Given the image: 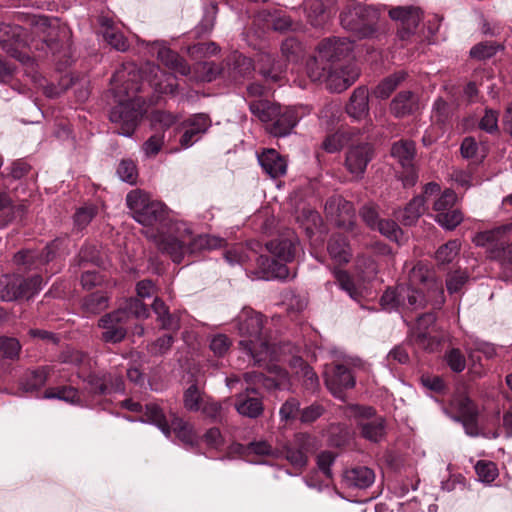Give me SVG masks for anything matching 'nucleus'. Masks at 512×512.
<instances>
[{
  "instance_id": "obj_20",
  "label": "nucleus",
  "mask_w": 512,
  "mask_h": 512,
  "mask_svg": "<svg viewBox=\"0 0 512 512\" xmlns=\"http://www.w3.org/2000/svg\"><path fill=\"white\" fill-rule=\"evenodd\" d=\"M286 67V61L277 55L268 52L257 54L255 70L268 83L280 82L284 78Z\"/></svg>"
},
{
  "instance_id": "obj_27",
  "label": "nucleus",
  "mask_w": 512,
  "mask_h": 512,
  "mask_svg": "<svg viewBox=\"0 0 512 512\" xmlns=\"http://www.w3.org/2000/svg\"><path fill=\"white\" fill-rule=\"evenodd\" d=\"M511 232L512 223L503 224L490 230L478 232L475 235L473 242L477 246L488 247L490 257H492V250L504 245L509 240L508 235Z\"/></svg>"
},
{
  "instance_id": "obj_34",
  "label": "nucleus",
  "mask_w": 512,
  "mask_h": 512,
  "mask_svg": "<svg viewBox=\"0 0 512 512\" xmlns=\"http://www.w3.org/2000/svg\"><path fill=\"white\" fill-rule=\"evenodd\" d=\"M346 112L356 120L365 118L369 113V94L366 87H358L354 90L346 105Z\"/></svg>"
},
{
  "instance_id": "obj_23",
  "label": "nucleus",
  "mask_w": 512,
  "mask_h": 512,
  "mask_svg": "<svg viewBox=\"0 0 512 512\" xmlns=\"http://www.w3.org/2000/svg\"><path fill=\"white\" fill-rule=\"evenodd\" d=\"M325 210L328 214H335V222L338 227L352 230L354 226V206L350 201L340 196L331 197L325 204Z\"/></svg>"
},
{
  "instance_id": "obj_47",
  "label": "nucleus",
  "mask_w": 512,
  "mask_h": 512,
  "mask_svg": "<svg viewBox=\"0 0 512 512\" xmlns=\"http://www.w3.org/2000/svg\"><path fill=\"white\" fill-rule=\"evenodd\" d=\"M415 153V143L411 140H400L391 148L392 156L397 158L404 168L412 167Z\"/></svg>"
},
{
  "instance_id": "obj_63",
  "label": "nucleus",
  "mask_w": 512,
  "mask_h": 512,
  "mask_svg": "<svg viewBox=\"0 0 512 512\" xmlns=\"http://www.w3.org/2000/svg\"><path fill=\"white\" fill-rule=\"evenodd\" d=\"M469 275L466 271L460 269L449 273L446 277V287L450 294L458 293L467 283Z\"/></svg>"
},
{
  "instance_id": "obj_18",
  "label": "nucleus",
  "mask_w": 512,
  "mask_h": 512,
  "mask_svg": "<svg viewBox=\"0 0 512 512\" xmlns=\"http://www.w3.org/2000/svg\"><path fill=\"white\" fill-rule=\"evenodd\" d=\"M359 75L360 70L358 66L349 61L348 63L331 67L324 82L327 89L331 92L341 93L353 85Z\"/></svg>"
},
{
  "instance_id": "obj_17",
  "label": "nucleus",
  "mask_w": 512,
  "mask_h": 512,
  "mask_svg": "<svg viewBox=\"0 0 512 512\" xmlns=\"http://www.w3.org/2000/svg\"><path fill=\"white\" fill-rule=\"evenodd\" d=\"M211 126V119L205 113H198L190 116L181 123L179 130L180 146L184 149L191 147L198 142Z\"/></svg>"
},
{
  "instance_id": "obj_1",
  "label": "nucleus",
  "mask_w": 512,
  "mask_h": 512,
  "mask_svg": "<svg viewBox=\"0 0 512 512\" xmlns=\"http://www.w3.org/2000/svg\"><path fill=\"white\" fill-rule=\"evenodd\" d=\"M269 255L260 254L256 258L257 268L261 277L266 280H288L296 276L288 266L301 250L300 241L296 233L286 230L277 238L266 243Z\"/></svg>"
},
{
  "instance_id": "obj_5",
  "label": "nucleus",
  "mask_w": 512,
  "mask_h": 512,
  "mask_svg": "<svg viewBox=\"0 0 512 512\" xmlns=\"http://www.w3.org/2000/svg\"><path fill=\"white\" fill-rule=\"evenodd\" d=\"M420 288H413L407 284H398L388 287L380 298L382 308L388 312L417 310L424 308L431 300Z\"/></svg>"
},
{
  "instance_id": "obj_14",
  "label": "nucleus",
  "mask_w": 512,
  "mask_h": 512,
  "mask_svg": "<svg viewBox=\"0 0 512 512\" xmlns=\"http://www.w3.org/2000/svg\"><path fill=\"white\" fill-rule=\"evenodd\" d=\"M127 312L125 310H115L103 315L98 326L103 331L100 339L105 343L117 344L122 342L127 335Z\"/></svg>"
},
{
  "instance_id": "obj_21",
  "label": "nucleus",
  "mask_w": 512,
  "mask_h": 512,
  "mask_svg": "<svg viewBox=\"0 0 512 512\" xmlns=\"http://www.w3.org/2000/svg\"><path fill=\"white\" fill-rule=\"evenodd\" d=\"M325 384L336 398L343 399L345 391L355 386V377L348 367L336 364L325 372Z\"/></svg>"
},
{
  "instance_id": "obj_51",
  "label": "nucleus",
  "mask_w": 512,
  "mask_h": 512,
  "mask_svg": "<svg viewBox=\"0 0 512 512\" xmlns=\"http://www.w3.org/2000/svg\"><path fill=\"white\" fill-rule=\"evenodd\" d=\"M184 232L187 239V254L189 255L196 254L202 250L211 249L215 245L214 239L208 235H197L193 237L191 231L187 228L184 229Z\"/></svg>"
},
{
  "instance_id": "obj_25",
  "label": "nucleus",
  "mask_w": 512,
  "mask_h": 512,
  "mask_svg": "<svg viewBox=\"0 0 512 512\" xmlns=\"http://www.w3.org/2000/svg\"><path fill=\"white\" fill-rule=\"evenodd\" d=\"M234 407L241 416L251 419L258 418L264 411L262 397L254 388H247L244 392L236 395Z\"/></svg>"
},
{
  "instance_id": "obj_13",
  "label": "nucleus",
  "mask_w": 512,
  "mask_h": 512,
  "mask_svg": "<svg viewBox=\"0 0 512 512\" xmlns=\"http://www.w3.org/2000/svg\"><path fill=\"white\" fill-rule=\"evenodd\" d=\"M59 250V241L54 240L48 243L40 252L22 250L14 255V262L18 266V272L31 270L41 271V267L52 261Z\"/></svg>"
},
{
  "instance_id": "obj_59",
  "label": "nucleus",
  "mask_w": 512,
  "mask_h": 512,
  "mask_svg": "<svg viewBox=\"0 0 512 512\" xmlns=\"http://www.w3.org/2000/svg\"><path fill=\"white\" fill-rule=\"evenodd\" d=\"M99 260L98 249L94 245H83L75 257L72 267H86L89 263L97 265Z\"/></svg>"
},
{
  "instance_id": "obj_45",
  "label": "nucleus",
  "mask_w": 512,
  "mask_h": 512,
  "mask_svg": "<svg viewBox=\"0 0 512 512\" xmlns=\"http://www.w3.org/2000/svg\"><path fill=\"white\" fill-rule=\"evenodd\" d=\"M26 210L27 206L25 204H15L8 193L0 192V212H4L3 221L5 224L21 219Z\"/></svg>"
},
{
  "instance_id": "obj_40",
  "label": "nucleus",
  "mask_w": 512,
  "mask_h": 512,
  "mask_svg": "<svg viewBox=\"0 0 512 512\" xmlns=\"http://www.w3.org/2000/svg\"><path fill=\"white\" fill-rule=\"evenodd\" d=\"M258 18L264 21L267 27L277 32L283 33L293 29V21L290 16L279 10H263L259 13Z\"/></svg>"
},
{
  "instance_id": "obj_7",
  "label": "nucleus",
  "mask_w": 512,
  "mask_h": 512,
  "mask_svg": "<svg viewBox=\"0 0 512 512\" xmlns=\"http://www.w3.org/2000/svg\"><path fill=\"white\" fill-rule=\"evenodd\" d=\"M145 416L148 423L157 426L166 436H169L171 431H173L176 437L184 444L193 445L195 443L196 435L192 426L178 417H173L171 423H169L158 404H148Z\"/></svg>"
},
{
  "instance_id": "obj_42",
  "label": "nucleus",
  "mask_w": 512,
  "mask_h": 512,
  "mask_svg": "<svg viewBox=\"0 0 512 512\" xmlns=\"http://www.w3.org/2000/svg\"><path fill=\"white\" fill-rule=\"evenodd\" d=\"M325 57H320L318 49L316 48L315 54L309 57L306 62V71L308 77L313 82H324L329 70L331 69V63L327 62Z\"/></svg>"
},
{
  "instance_id": "obj_15",
  "label": "nucleus",
  "mask_w": 512,
  "mask_h": 512,
  "mask_svg": "<svg viewBox=\"0 0 512 512\" xmlns=\"http://www.w3.org/2000/svg\"><path fill=\"white\" fill-rule=\"evenodd\" d=\"M66 28L51 27L42 39L41 50L50 52L60 63L67 65L71 59V44Z\"/></svg>"
},
{
  "instance_id": "obj_53",
  "label": "nucleus",
  "mask_w": 512,
  "mask_h": 512,
  "mask_svg": "<svg viewBox=\"0 0 512 512\" xmlns=\"http://www.w3.org/2000/svg\"><path fill=\"white\" fill-rule=\"evenodd\" d=\"M205 401L204 393L199 389L197 384L190 385L183 395L184 407L191 411L197 412L201 409Z\"/></svg>"
},
{
  "instance_id": "obj_31",
  "label": "nucleus",
  "mask_w": 512,
  "mask_h": 512,
  "mask_svg": "<svg viewBox=\"0 0 512 512\" xmlns=\"http://www.w3.org/2000/svg\"><path fill=\"white\" fill-rule=\"evenodd\" d=\"M389 110L396 118L413 115L418 110V97L411 91H401L392 99Z\"/></svg>"
},
{
  "instance_id": "obj_11",
  "label": "nucleus",
  "mask_w": 512,
  "mask_h": 512,
  "mask_svg": "<svg viewBox=\"0 0 512 512\" xmlns=\"http://www.w3.org/2000/svg\"><path fill=\"white\" fill-rule=\"evenodd\" d=\"M413 288H420L426 295L433 294L435 305L441 306L444 303V290L442 284L434 278V272L427 263L417 262L408 274V284Z\"/></svg>"
},
{
  "instance_id": "obj_49",
  "label": "nucleus",
  "mask_w": 512,
  "mask_h": 512,
  "mask_svg": "<svg viewBox=\"0 0 512 512\" xmlns=\"http://www.w3.org/2000/svg\"><path fill=\"white\" fill-rule=\"evenodd\" d=\"M231 450L242 456H269L272 454V446L267 441H253L247 445L235 443L231 446Z\"/></svg>"
},
{
  "instance_id": "obj_41",
  "label": "nucleus",
  "mask_w": 512,
  "mask_h": 512,
  "mask_svg": "<svg viewBox=\"0 0 512 512\" xmlns=\"http://www.w3.org/2000/svg\"><path fill=\"white\" fill-rule=\"evenodd\" d=\"M280 108L281 106L279 104L269 100L254 99L249 102L251 113L267 125L272 123L277 113H279Z\"/></svg>"
},
{
  "instance_id": "obj_4",
  "label": "nucleus",
  "mask_w": 512,
  "mask_h": 512,
  "mask_svg": "<svg viewBox=\"0 0 512 512\" xmlns=\"http://www.w3.org/2000/svg\"><path fill=\"white\" fill-rule=\"evenodd\" d=\"M339 19L341 26L356 39L373 38L378 33V10L356 0H349L346 3Z\"/></svg>"
},
{
  "instance_id": "obj_57",
  "label": "nucleus",
  "mask_w": 512,
  "mask_h": 512,
  "mask_svg": "<svg viewBox=\"0 0 512 512\" xmlns=\"http://www.w3.org/2000/svg\"><path fill=\"white\" fill-rule=\"evenodd\" d=\"M435 221L444 229L452 231L463 221L460 209H450L435 215Z\"/></svg>"
},
{
  "instance_id": "obj_54",
  "label": "nucleus",
  "mask_w": 512,
  "mask_h": 512,
  "mask_svg": "<svg viewBox=\"0 0 512 512\" xmlns=\"http://www.w3.org/2000/svg\"><path fill=\"white\" fill-rule=\"evenodd\" d=\"M98 214V207L95 205H86L76 210L73 216L74 229L82 231Z\"/></svg>"
},
{
  "instance_id": "obj_22",
  "label": "nucleus",
  "mask_w": 512,
  "mask_h": 512,
  "mask_svg": "<svg viewBox=\"0 0 512 512\" xmlns=\"http://www.w3.org/2000/svg\"><path fill=\"white\" fill-rule=\"evenodd\" d=\"M311 448L312 437L306 433H298L292 443L284 446L283 454L293 468L300 471L307 465V454Z\"/></svg>"
},
{
  "instance_id": "obj_52",
  "label": "nucleus",
  "mask_w": 512,
  "mask_h": 512,
  "mask_svg": "<svg viewBox=\"0 0 512 512\" xmlns=\"http://www.w3.org/2000/svg\"><path fill=\"white\" fill-rule=\"evenodd\" d=\"M461 244L457 239L449 240L447 243L441 245L436 253L435 259L439 265H445L453 262L458 256Z\"/></svg>"
},
{
  "instance_id": "obj_61",
  "label": "nucleus",
  "mask_w": 512,
  "mask_h": 512,
  "mask_svg": "<svg viewBox=\"0 0 512 512\" xmlns=\"http://www.w3.org/2000/svg\"><path fill=\"white\" fill-rule=\"evenodd\" d=\"M105 41L118 51H126L129 48V43L123 33L115 30L113 27H106L103 33Z\"/></svg>"
},
{
  "instance_id": "obj_9",
  "label": "nucleus",
  "mask_w": 512,
  "mask_h": 512,
  "mask_svg": "<svg viewBox=\"0 0 512 512\" xmlns=\"http://www.w3.org/2000/svg\"><path fill=\"white\" fill-rule=\"evenodd\" d=\"M389 17L397 23V37L403 43L418 41L417 28L423 18V12L416 6H396L388 12Z\"/></svg>"
},
{
  "instance_id": "obj_43",
  "label": "nucleus",
  "mask_w": 512,
  "mask_h": 512,
  "mask_svg": "<svg viewBox=\"0 0 512 512\" xmlns=\"http://www.w3.org/2000/svg\"><path fill=\"white\" fill-rule=\"evenodd\" d=\"M426 206L424 205L423 196H415L410 202L400 211L397 216L398 220L404 226L415 225L421 215L425 212Z\"/></svg>"
},
{
  "instance_id": "obj_56",
  "label": "nucleus",
  "mask_w": 512,
  "mask_h": 512,
  "mask_svg": "<svg viewBox=\"0 0 512 512\" xmlns=\"http://www.w3.org/2000/svg\"><path fill=\"white\" fill-rule=\"evenodd\" d=\"M380 207L374 202L365 203L359 210V216L365 225L374 230L378 223L382 220L379 214Z\"/></svg>"
},
{
  "instance_id": "obj_26",
  "label": "nucleus",
  "mask_w": 512,
  "mask_h": 512,
  "mask_svg": "<svg viewBox=\"0 0 512 512\" xmlns=\"http://www.w3.org/2000/svg\"><path fill=\"white\" fill-rule=\"evenodd\" d=\"M158 248L165 254L169 255L176 264L182 263L184 256L187 254V239L185 232L180 235L173 233V230L161 233Z\"/></svg>"
},
{
  "instance_id": "obj_44",
  "label": "nucleus",
  "mask_w": 512,
  "mask_h": 512,
  "mask_svg": "<svg viewBox=\"0 0 512 512\" xmlns=\"http://www.w3.org/2000/svg\"><path fill=\"white\" fill-rule=\"evenodd\" d=\"M84 393L90 396H104L108 394L106 371H91L84 379Z\"/></svg>"
},
{
  "instance_id": "obj_37",
  "label": "nucleus",
  "mask_w": 512,
  "mask_h": 512,
  "mask_svg": "<svg viewBox=\"0 0 512 512\" xmlns=\"http://www.w3.org/2000/svg\"><path fill=\"white\" fill-rule=\"evenodd\" d=\"M357 428L363 438L377 443L385 436L386 422L383 417L358 419Z\"/></svg>"
},
{
  "instance_id": "obj_48",
  "label": "nucleus",
  "mask_w": 512,
  "mask_h": 512,
  "mask_svg": "<svg viewBox=\"0 0 512 512\" xmlns=\"http://www.w3.org/2000/svg\"><path fill=\"white\" fill-rule=\"evenodd\" d=\"M407 74L403 71L395 72L383 80L375 87L373 94L376 98L387 99L397 87L406 79Z\"/></svg>"
},
{
  "instance_id": "obj_19",
  "label": "nucleus",
  "mask_w": 512,
  "mask_h": 512,
  "mask_svg": "<svg viewBox=\"0 0 512 512\" xmlns=\"http://www.w3.org/2000/svg\"><path fill=\"white\" fill-rule=\"evenodd\" d=\"M373 157L374 149L371 144L352 145L346 152L345 167L355 179H362Z\"/></svg>"
},
{
  "instance_id": "obj_30",
  "label": "nucleus",
  "mask_w": 512,
  "mask_h": 512,
  "mask_svg": "<svg viewBox=\"0 0 512 512\" xmlns=\"http://www.w3.org/2000/svg\"><path fill=\"white\" fill-rule=\"evenodd\" d=\"M258 161L263 171L272 178L280 177L286 173V159L273 148L264 149L258 155Z\"/></svg>"
},
{
  "instance_id": "obj_2",
  "label": "nucleus",
  "mask_w": 512,
  "mask_h": 512,
  "mask_svg": "<svg viewBox=\"0 0 512 512\" xmlns=\"http://www.w3.org/2000/svg\"><path fill=\"white\" fill-rule=\"evenodd\" d=\"M126 203L140 224L156 227L160 233L171 230V211L163 202L151 200L141 190H133L127 194Z\"/></svg>"
},
{
  "instance_id": "obj_50",
  "label": "nucleus",
  "mask_w": 512,
  "mask_h": 512,
  "mask_svg": "<svg viewBox=\"0 0 512 512\" xmlns=\"http://www.w3.org/2000/svg\"><path fill=\"white\" fill-rule=\"evenodd\" d=\"M504 46L495 41H482L475 44L469 52L472 59L486 61L494 57Z\"/></svg>"
},
{
  "instance_id": "obj_24",
  "label": "nucleus",
  "mask_w": 512,
  "mask_h": 512,
  "mask_svg": "<svg viewBox=\"0 0 512 512\" xmlns=\"http://www.w3.org/2000/svg\"><path fill=\"white\" fill-rule=\"evenodd\" d=\"M337 113L338 111H334L333 108H326L321 112V121L325 123L326 129L331 132L322 142V148L328 153L340 151L346 142L344 133L334 125Z\"/></svg>"
},
{
  "instance_id": "obj_55",
  "label": "nucleus",
  "mask_w": 512,
  "mask_h": 512,
  "mask_svg": "<svg viewBox=\"0 0 512 512\" xmlns=\"http://www.w3.org/2000/svg\"><path fill=\"white\" fill-rule=\"evenodd\" d=\"M373 231L379 232L381 235H383L390 241H393L398 244L400 243L403 237L402 229L392 219L382 218V220L378 223L377 227H375Z\"/></svg>"
},
{
  "instance_id": "obj_38",
  "label": "nucleus",
  "mask_w": 512,
  "mask_h": 512,
  "mask_svg": "<svg viewBox=\"0 0 512 512\" xmlns=\"http://www.w3.org/2000/svg\"><path fill=\"white\" fill-rule=\"evenodd\" d=\"M52 368L50 366H41L28 371L22 378L20 385L27 393H38L46 384Z\"/></svg>"
},
{
  "instance_id": "obj_35",
  "label": "nucleus",
  "mask_w": 512,
  "mask_h": 512,
  "mask_svg": "<svg viewBox=\"0 0 512 512\" xmlns=\"http://www.w3.org/2000/svg\"><path fill=\"white\" fill-rule=\"evenodd\" d=\"M327 251L336 265H345L352 257L347 238L340 234L330 237L327 244Z\"/></svg>"
},
{
  "instance_id": "obj_28",
  "label": "nucleus",
  "mask_w": 512,
  "mask_h": 512,
  "mask_svg": "<svg viewBox=\"0 0 512 512\" xmlns=\"http://www.w3.org/2000/svg\"><path fill=\"white\" fill-rule=\"evenodd\" d=\"M299 121L298 111L295 108H280L279 113L266 130L274 137H284L291 133Z\"/></svg>"
},
{
  "instance_id": "obj_29",
  "label": "nucleus",
  "mask_w": 512,
  "mask_h": 512,
  "mask_svg": "<svg viewBox=\"0 0 512 512\" xmlns=\"http://www.w3.org/2000/svg\"><path fill=\"white\" fill-rule=\"evenodd\" d=\"M225 65L227 75L234 81H240L250 77L255 71V64L252 59L238 51H235L228 56Z\"/></svg>"
},
{
  "instance_id": "obj_62",
  "label": "nucleus",
  "mask_w": 512,
  "mask_h": 512,
  "mask_svg": "<svg viewBox=\"0 0 512 512\" xmlns=\"http://www.w3.org/2000/svg\"><path fill=\"white\" fill-rule=\"evenodd\" d=\"M117 174L121 180L135 184L138 177L136 163L131 159H122L117 167Z\"/></svg>"
},
{
  "instance_id": "obj_33",
  "label": "nucleus",
  "mask_w": 512,
  "mask_h": 512,
  "mask_svg": "<svg viewBox=\"0 0 512 512\" xmlns=\"http://www.w3.org/2000/svg\"><path fill=\"white\" fill-rule=\"evenodd\" d=\"M152 310L157 316V322L160 328L169 333L176 334L180 329V318L176 313H171L164 301L156 297L151 305Z\"/></svg>"
},
{
  "instance_id": "obj_60",
  "label": "nucleus",
  "mask_w": 512,
  "mask_h": 512,
  "mask_svg": "<svg viewBox=\"0 0 512 512\" xmlns=\"http://www.w3.org/2000/svg\"><path fill=\"white\" fill-rule=\"evenodd\" d=\"M279 415L281 420L285 422L299 420L301 416L299 400L294 397L288 398L280 407Z\"/></svg>"
},
{
  "instance_id": "obj_46",
  "label": "nucleus",
  "mask_w": 512,
  "mask_h": 512,
  "mask_svg": "<svg viewBox=\"0 0 512 512\" xmlns=\"http://www.w3.org/2000/svg\"><path fill=\"white\" fill-rule=\"evenodd\" d=\"M109 297L106 293L96 291L82 299L81 308L86 315H97L108 308Z\"/></svg>"
},
{
  "instance_id": "obj_16",
  "label": "nucleus",
  "mask_w": 512,
  "mask_h": 512,
  "mask_svg": "<svg viewBox=\"0 0 512 512\" xmlns=\"http://www.w3.org/2000/svg\"><path fill=\"white\" fill-rule=\"evenodd\" d=\"M320 57H325L331 66L345 64L353 51V41L348 38L328 37L317 45Z\"/></svg>"
},
{
  "instance_id": "obj_3",
  "label": "nucleus",
  "mask_w": 512,
  "mask_h": 512,
  "mask_svg": "<svg viewBox=\"0 0 512 512\" xmlns=\"http://www.w3.org/2000/svg\"><path fill=\"white\" fill-rule=\"evenodd\" d=\"M236 327L242 339L240 346L253 358L260 362L269 354V341L263 333V317L252 309H244L236 319Z\"/></svg>"
},
{
  "instance_id": "obj_6",
  "label": "nucleus",
  "mask_w": 512,
  "mask_h": 512,
  "mask_svg": "<svg viewBox=\"0 0 512 512\" xmlns=\"http://www.w3.org/2000/svg\"><path fill=\"white\" fill-rule=\"evenodd\" d=\"M451 408L455 412L454 419L463 425L467 435L472 437L483 436L489 439L499 437V429L488 430L479 424V410L477 404L465 393H457L451 400Z\"/></svg>"
},
{
  "instance_id": "obj_12",
  "label": "nucleus",
  "mask_w": 512,
  "mask_h": 512,
  "mask_svg": "<svg viewBox=\"0 0 512 512\" xmlns=\"http://www.w3.org/2000/svg\"><path fill=\"white\" fill-rule=\"evenodd\" d=\"M142 117L140 105L133 100H127L115 105L109 114V119L116 125V132L123 136H131Z\"/></svg>"
},
{
  "instance_id": "obj_32",
  "label": "nucleus",
  "mask_w": 512,
  "mask_h": 512,
  "mask_svg": "<svg viewBox=\"0 0 512 512\" xmlns=\"http://www.w3.org/2000/svg\"><path fill=\"white\" fill-rule=\"evenodd\" d=\"M344 483L349 488L366 489L375 480L374 471L366 466H355L344 472Z\"/></svg>"
},
{
  "instance_id": "obj_10",
  "label": "nucleus",
  "mask_w": 512,
  "mask_h": 512,
  "mask_svg": "<svg viewBox=\"0 0 512 512\" xmlns=\"http://www.w3.org/2000/svg\"><path fill=\"white\" fill-rule=\"evenodd\" d=\"M42 281V276L39 273L28 278L3 276L0 279V299L13 301L20 298H30L41 289Z\"/></svg>"
},
{
  "instance_id": "obj_39",
  "label": "nucleus",
  "mask_w": 512,
  "mask_h": 512,
  "mask_svg": "<svg viewBox=\"0 0 512 512\" xmlns=\"http://www.w3.org/2000/svg\"><path fill=\"white\" fill-rule=\"evenodd\" d=\"M158 59L173 73L186 76L190 73V66L186 60L168 47L161 46L158 49Z\"/></svg>"
},
{
  "instance_id": "obj_8",
  "label": "nucleus",
  "mask_w": 512,
  "mask_h": 512,
  "mask_svg": "<svg viewBox=\"0 0 512 512\" xmlns=\"http://www.w3.org/2000/svg\"><path fill=\"white\" fill-rule=\"evenodd\" d=\"M0 47L19 62L29 65L31 47L28 45V35L19 25L0 24Z\"/></svg>"
},
{
  "instance_id": "obj_36",
  "label": "nucleus",
  "mask_w": 512,
  "mask_h": 512,
  "mask_svg": "<svg viewBox=\"0 0 512 512\" xmlns=\"http://www.w3.org/2000/svg\"><path fill=\"white\" fill-rule=\"evenodd\" d=\"M43 398L59 399L70 404L84 405L87 402V396L84 391H79L73 386H60L48 388L45 390Z\"/></svg>"
},
{
  "instance_id": "obj_64",
  "label": "nucleus",
  "mask_w": 512,
  "mask_h": 512,
  "mask_svg": "<svg viewBox=\"0 0 512 512\" xmlns=\"http://www.w3.org/2000/svg\"><path fill=\"white\" fill-rule=\"evenodd\" d=\"M302 51L301 42L295 37H287L281 44L282 57L285 58L286 63L288 61H294L300 55Z\"/></svg>"
},
{
  "instance_id": "obj_58",
  "label": "nucleus",
  "mask_w": 512,
  "mask_h": 512,
  "mask_svg": "<svg viewBox=\"0 0 512 512\" xmlns=\"http://www.w3.org/2000/svg\"><path fill=\"white\" fill-rule=\"evenodd\" d=\"M22 346L18 339L8 336H0V354L2 358L17 360L20 356Z\"/></svg>"
}]
</instances>
